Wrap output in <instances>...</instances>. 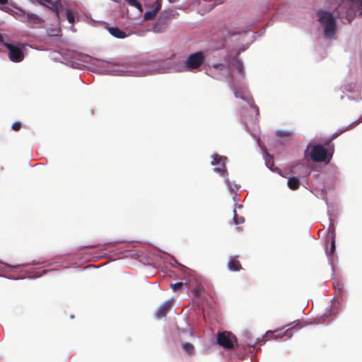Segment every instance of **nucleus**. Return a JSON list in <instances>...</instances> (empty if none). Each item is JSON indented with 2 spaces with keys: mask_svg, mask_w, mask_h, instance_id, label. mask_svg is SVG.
I'll use <instances>...</instances> for the list:
<instances>
[{
  "mask_svg": "<svg viewBox=\"0 0 362 362\" xmlns=\"http://www.w3.org/2000/svg\"><path fill=\"white\" fill-rule=\"evenodd\" d=\"M178 13L173 9L163 11L153 25V30L155 33L165 32L172 20L178 16Z\"/></svg>",
  "mask_w": 362,
  "mask_h": 362,
  "instance_id": "obj_1",
  "label": "nucleus"
},
{
  "mask_svg": "<svg viewBox=\"0 0 362 362\" xmlns=\"http://www.w3.org/2000/svg\"><path fill=\"white\" fill-rule=\"evenodd\" d=\"M228 267L230 270L237 272L242 269L238 257H230L228 262Z\"/></svg>",
  "mask_w": 362,
  "mask_h": 362,
  "instance_id": "obj_12",
  "label": "nucleus"
},
{
  "mask_svg": "<svg viewBox=\"0 0 362 362\" xmlns=\"http://www.w3.org/2000/svg\"><path fill=\"white\" fill-rule=\"evenodd\" d=\"M109 33L117 38L123 39L127 36L126 33L117 27H107Z\"/></svg>",
  "mask_w": 362,
  "mask_h": 362,
  "instance_id": "obj_13",
  "label": "nucleus"
},
{
  "mask_svg": "<svg viewBox=\"0 0 362 362\" xmlns=\"http://www.w3.org/2000/svg\"><path fill=\"white\" fill-rule=\"evenodd\" d=\"M161 8V0H156L149 6V10L145 12L144 18L146 21H151L155 18L158 12Z\"/></svg>",
  "mask_w": 362,
  "mask_h": 362,
  "instance_id": "obj_10",
  "label": "nucleus"
},
{
  "mask_svg": "<svg viewBox=\"0 0 362 362\" xmlns=\"http://www.w3.org/2000/svg\"><path fill=\"white\" fill-rule=\"evenodd\" d=\"M3 40H4L3 36H2V35L0 33V42H3Z\"/></svg>",
  "mask_w": 362,
  "mask_h": 362,
  "instance_id": "obj_31",
  "label": "nucleus"
},
{
  "mask_svg": "<svg viewBox=\"0 0 362 362\" xmlns=\"http://www.w3.org/2000/svg\"><path fill=\"white\" fill-rule=\"evenodd\" d=\"M39 4H40L42 6H45L50 10H52L54 14L55 18L58 21H60V12L62 9V4L61 0H37Z\"/></svg>",
  "mask_w": 362,
  "mask_h": 362,
  "instance_id": "obj_8",
  "label": "nucleus"
},
{
  "mask_svg": "<svg viewBox=\"0 0 362 362\" xmlns=\"http://www.w3.org/2000/svg\"><path fill=\"white\" fill-rule=\"evenodd\" d=\"M173 305V300H170L163 303L156 312V317L159 319L165 317L171 310Z\"/></svg>",
  "mask_w": 362,
  "mask_h": 362,
  "instance_id": "obj_11",
  "label": "nucleus"
},
{
  "mask_svg": "<svg viewBox=\"0 0 362 362\" xmlns=\"http://www.w3.org/2000/svg\"><path fill=\"white\" fill-rule=\"evenodd\" d=\"M226 157L221 156L218 155L214 156V160L211 162L213 165H218V167L214 168V171L220 173L221 175H223L227 170L226 166Z\"/></svg>",
  "mask_w": 362,
  "mask_h": 362,
  "instance_id": "obj_9",
  "label": "nucleus"
},
{
  "mask_svg": "<svg viewBox=\"0 0 362 362\" xmlns=\"http://www.w3.org/2000/svg\"><path fill=\"white\" fill-rule=\"evenodd\" d=\"M26 18L28 19V21L33 25H40L42 24L44 21L42 18L38 16L36 14L28 13H26Z\"/></svg>",
  "mask_w": 362,
  "mask_h": 362,
  "instance_id": "obj_14",
  "label": "nucleus"
},
{
  "mask_svg": "<svg viewBox=\"0 0 362 362\" xmlns=\"http://www.w3.org/2000/svg\"><path fill=\"white\" fill-rule=\"evenodd\" d=\"M310 156L315 162H329L330 160L327 150L320 144L313 146Z\"/></svg>",
  "mask_w": 362,
  "mask_h": 362,
  "instance_id": "obj_6",
  "label": "nucleus"
},
{
  "mask_svg": "<svg viewBox=\"0 0 362 362\" xmlns=\"http://www.w3.org/2000/svg\"><path fill=\"white\" fill-rule=\"evenodd\" d=\"M129 5L138 8L140 11H142V6L139 0H124Z\"/></svg>",
  "mask_w": 362,
  "mask_h": 362,
  "instance_id": "obj_20",
  "label": "nucleus"
},
{
  "mask_svg": "<svg viewBox=\"0 0 362 362\" xmlns=\"http://www.w3.org/2000/svg\"><path fill=\"white\" fill-rule=\"evenodd\" d=\"M245 222V218L238 215L235 209H233V223L235 225L241 224Z\"/></svg>",
  "mask_w": 362,
  "mask_h": 362,
  "instance_id": "obj_18",
  "label": "nucleus"
},
{
  "mask_svg": "<svg viewBox=\"0 0 362 362\" xmlns=\"http://www.w3.org/2000/svg\"><path fill=\"white\" fill-rule=\"evenodd\" d=\"M214 70L226 71L230 72V68L223 64H215L212 66Z\"/></svg>",
  "mask_w": 362,
  "mask_h": 362,
  "instance_id": "obj_21",
  "label": "nucleus"
},
{
  "mask_svg": "<svg viewBox=\"0 0 362 362\" xmlns=\"http://www.w3.org/2000/svg\"><path fill=\"white\" fill-rule=\"evenodd\" d=\"M224 0H217V1H218L219 4H221L223 2Z\"/></svg>",
  "mask_w": 362,
  "mask_h": 362,
  "instance_id": "obj_32",
  "label": "nucleus"
},
{
  "mask_svg": "<svg viewBox=\"0 0 362 362\" xmlns=\"http://www.w3.org/2000/svg\"><path fill=\"white\" fill-rule=\"evenodd\" d=\"M237 189H238V187L236 185H235V188L234 189L230 187V190H231V192H232V193L233 194V198H235L236 197V195H237L236 192H235V190H237Z\"/></svg>",
  "mask_w": 362,
  "mask_h": 362,
  "instance_id": "obj_28",
  "label": "nucleus"
},
{
  "mask_svg": "<svg viewBox=\"0 0 362 362\" xmlns=\"http://www.w3.org/2000/svg\"><path fill=\"white\" fill-rule=\"evenodd\" d=\"M170 2H174L175 0H169Z\"/></svg>",
  "mask_w": 362,
  "mask_h": 362,
  "instance_id": "obj_33",
  "label": "nucleus"
},
{
  "mask_svg": "<svg viewBox=\"0 0 362 362\" xmlns=\"http://www.w3.org/2000/svg\"><path fill=\"white\" fill-rule=\"evenodd\" d=\"M335 232L334 230L329 231L326 240L328 243L329 241L331 242V246H330V251L329 255H332L335 251Z\"/></svg>",
  "mask_w": 362,
  "mask_h": 362,
  "instance_id": "obj_15",
  "label": "nucleus"
},
{
  "mask_svg": "<svg viewBox=\"0 0 362 362\" xmlns=\"http://www.w3.org/2000/svg\"><path fill=\"white\" fill-rule=\"evenodd\" d=\"M233 60L235 62V66L238 71V73L241 75L244 74V66L241 60L238 59L237 57H235Z\"/></svg>",
  "mask_w": 362,
  "mask_h": 362,
  "instance_id": "obj_19",
  "label": "nucleus"
},
{
  "mask_svg": "<svg viewBox=\"0 0 362 362\" xmlns=\"http://www.w3.org/2000/svg\"><path fill=\"white\" fill-rule=\"evenodd\" d=\"M217 343L226 349H232L237 344V338L230 332H218Z\"/></svg>",
  "mask_w": 362,
  "mask_h": 362,
  "instance_id": "obj_5",
  "label": "nucleus"
},
{
  "mask_svg": "<svg viewBox=\"0 0 362 362\" xmlns=\"http://www.w3.org/2000/svg\"><path fill=\"white\" fill-rule=\"evenodd\" d=\"M319 21L324 25V34L327 37L333 36L336 30V21L331 12L320 11L317 13Z\"/></svg>",
  "mask_w": 362,
  "mask_h": 362,
  "instance_id": "obj_2",
  "label": "nucleus"
},
{
  "mask_svg": "<svg viewBox=\"0 0 362 362\" xmlns=\"http://www.w3.org/2000/svg\"><path fill=\"white\" fill-rule=\"evenodd\" d=\"M66 18L70 23H74L75 21L74 14L71 9L66 11Z\"/></svg>",
  "mask_w": 362,
  "mask_h": 362,
  "instance_id": "obj_22",
  "label": "nucleus"
},
{
  "mask_svg": "<svg viewBox=\"0 0 362 362\" xmlns=\"http://www.w3.org/2000/svg\"><path fill=\"white\" fill-rule=\"evenodd\" d=\"M266 164L269 168H270L272 170H274L272 168V166L274 165V160H273L272 157L269 156L268 158H267Z\"/></svg>",
  "mask_w": 362,
  "mask_h": 362,
  "instance_id": "obj_23",
  "label": "nucleus"
},
{
  "mask_svg": "<svg viewBox=\"0 0 362 362\" xmlns=\"http://www.w3.org/2000/svg\"><path fill=\"white\" fill-rule=\"evenodd\" d=\"M182 285H183L182 282H177L175 284H171L170 287L174 291H176L177 290L180 288L182 286Z\"/></svg>",
  "mask_w": 362,
  "mask_h": 362,
  "instance_id": "obj_24",
  "label": "nucleus"
},
{
  "mask_svg": "<svg viewBox=\"0 0 362 362\" xmlns=\"http://www.w3.org/2000/svg\"><path fill=\"white\" fill-rule=\"evenodd\" d=\"M300 180L296 177H289L288 180V186L292 190H296L300 187Z\"/></svg>",
  "mask_w": 362,
  "mask_h": 362,
  "instance_id": "obj_16",
  "label": "nucleus"
},
{
  "mask_svg": "<svg viewBox=\"0 0 362 362\" xmlns=\"http://www.w3.org/2000/svg\"><path fill=\"white\" fill-rule=\"evenodd\" d=\"M293 327L287 329L286 330H283V329H278L274 331H267L263 338L262 339H257V341H255L254 343H248L247 346H252L255 348V344L258 343H264L266 341L269 339H276L282 338L285 336H287L288 338H290L293 334L291 333V330Z\"/></svg>",
  "mask_w": 362,
  "mask_h": 362,
  "instance_id": "obj_3",
  "label": "nucleus"
},
{
  "mask_svg": "<svg viewBox=\"0 0 362 362\" xmlns=\"http://www.w3.org/2000/svg\"><path fill=\"white\" fill-rule=\"evenodd\" d=\"M5 47L8 49V58L13 62H21L24 59L22 48L10 43H5Z\"/></svg>",
  "mask_w": 362,
  "mask_h": 362,
  "instance_id": "obj_7",
  "label": "nucleus"
},
{
  "mask_svg": "<svg viewBox=\"0 0 362 362\" xmlns=\"http://www.w3.org/2000/svg\"><path fill=\"white\" fill-rule=\"evenodd\" d=\"M22 127V124L20 122H15L13 123L11 127L13 131H19Z\"/></svg>",
  "mask_w": 362,
  "mask_h": 362,
  "instance_id": "obj_25",
  "label": "nucleus"
},
{
  "mask_svg": "<svg viewBox=\"0 0 362 362\" xmlns=\"http://www.w3.org/2000/svg\"><path fill=\"white\" fill-rule=\"evenodd\" d=\"M205 59L202 52H197L190 54L185 62V68L186 70L192 71L198 69L204 63Z\"/></svg>",
  "mask_w": 362,
  "mask_h": 362,
  "instance_id": "obj_4",
  "label": "nucleus"
},
{
  "mask_svg": "<svg viewBox=\"0 0 362 362\" xmlns=\"http://www.w3.org/2000/svg\"><path fill=\"white\" fill-rule=\"evenodd\" d=\"M251 107L255 110V111L256 112L257 115H259V108H258V107L256 105L252 104L251 105Z\"/></svg>",
  "mask_w": 362,
  "mask_h": 362,
  "instance_id": "obj_27",
  "label": "nucleus"
},
{
  "mask_svg": "<svg viewBox=\"0 0 362 362\" xmlns=\"http://www.w3.org/2000/svg\"><path fill=\"white\" fill-rule=\"evenodd\" d=\"M277 135L280 137H285V136H288L290 135V134L288 132H278Z\"/></svg>",
  "mask_w": 362,
  "mask_h": 362,
  "instance_id": "obj_26",
  "label": "nucleus"
},
{
  "mask_svg": "<svg viewBox=\"0 0 362 362\" xmlns=\"http://www.w3.org/2000/svg\"><path fill=\"white\" fill-rule=\"evenodd\" d=\"M359 5H360L359 15L362 17V0H360Z\"/></svg>",
  "mask_w": 362,
  "mask_h": 362,
  "instance_id": "obj_29",
  "label": "nucleus"
},
{
  "mask_svg": "<svg viewBox=\"0 0 362 362\" xmlns=\"http://www.w3.org/2000/svg\"><path fill=\"white\" fill-rule=\"evenodd\" d=\"M182 347L185 352L189 356H192L195 353V349L194 345L189 342L183 343L182 344Z\"/></svg>",
  "mask_w": 362,
  "mask_h": 362,
  "instance_id": "obj_17",
  "label": "nucleus"
},
{
  "mask_svg": "<svg viewBox=\"0 0 362 362\" xmlns=\"http://www.w3.org/2000/svg\"><path fill=\"white\" fill-rule=\"evenodd\" d=\"M8 3V0H0L1 4H6Z\"/></svg>",
  "mask_w": 362,
  "mask_h": 362,
  "instance_id": "obj_30",
  "label": "nucleus"
}]
</instances>
